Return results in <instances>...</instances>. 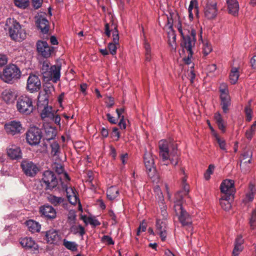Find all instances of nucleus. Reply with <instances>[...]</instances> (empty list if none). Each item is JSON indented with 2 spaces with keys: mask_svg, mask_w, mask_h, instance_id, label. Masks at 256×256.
Returning <instances> with one entry per match:
<instances>
[{
  "mask_svg": "<svg viewBox=\"0 0 256 256\" xmlns=\"http://www.w3.org/2000/svg\"><path fill=\"white\" fill-rule=\"evenodd\" d=\"M146 223L142 222L140 224L139 227L138 228L136 234L137 236H139L140 234L142 232H145L146 230Z\"/></svg>",
  "mask_w": 256,
  "mask_h": 256,
  "instance_id": "nucleus-53",
  "label": "nucleus"
},
{
  "mask_svg": "<svg viewBox=\"0 0 256 256\" xmlns=\"http://www.w3.org/2000/svg\"><path fill=\"white\" fill-rule=\"evenodd\" d=\"M182 192H178L175 194L174 201V210H180V208H183L182 204L183 202V196H184V194Z\"/></svg>",
  "mask_w": 256,
  "mask_h": 256,
  "instance_id": "nucleus-30",
  "label": "nucleus"
},
{
  "mask_svg": "<svg viewBox=\"0 0 256 256\" xmlns=\"http://www.w3.org/2000/svg\"><path fill=\"white\" fill-rule=\"evenodd\" d=\"M36 47L38 52L44 58L49 57L53 50L45 41L38 40L36 43Z\"/></svg>",
  "mask_w": 256,
  "mask_h": 256,
  "instance_id": "nucleus-20",
  "label": "nucleus"
},
{
  "mask_svg": "<svg viewBox=\"0 0 256 256\" xmlns=\"http://www.w3.org/2000/svg\"><path fill=\"white\" fill-rule=\"evenodd\" d=\"M246 120L248 122H250L252 119V110L249 106H246L244 108Z\"/></svg>",
  "mask_w": 256,
  "mask_h": 256,
  "instance_id": "nucleus-48",
  "label": "nucleus"
},
{
  "mask_svg": "<svg viewBox=\"0 0 256 256\" xmlns=\"http://www.w3.org/2000/svg\"><path fill=\"white\" fill-rule=\"evenodd\" d=\"M118 42L116 43L114 42H110L108 44V48L110 50V53L112 55H114L116 52V44H118Z\"/></svg>",
  "mask_w": 256,
  "mask_h": 256,
  "instance_id": "nucleus-49",
  "label": "nucleus"
},
{
  "mask_svg": "<svg viewBox=\"0 0 256 256\" xmlns=\"http://www.w3.org/2000/svg\"><path fill=\"white\" fill-rule=\"evenodd\" d=\"M41 88V82L36 74H30L27 80L26 88L30 92H38Z\"/></svg>",
  "mask_w": 256,
  "mask_h": 256,
  "instance_id": "nucleus-11",
  "label": "nucleus"
},
{
  "mask_svg": "<svg viewBox=\"0 0 256 256\" xmlns=\"http://www.w3.org/2000/svg\"><path fill=\"white\" fill-rule=\"evenodd\" d=\"M42 0H32V4L35 9H38L42 4Z\"/></svg>",
  "mask_w": 256,
  "mask_h": 256,
  "instance_id": "nucleus-54",
  "label": "nucleus"
},
{
  "mask_svg": "<svg viewBox=\"0 0 256 256\" xmlns=\"http://www.w3.org/2000/svg\"><path fill=\"white\" fill-rule=\"evenodd\" d=\"M160 156L163 160L169 159L172 164L176 166L178 162V144L174 140H162L159 142Z\"/></svg>",
  "mask_w": 256,
  "mask_h": 256,
  "instance_id": "nucleus-2",
  "label": "nucleus"
},
{
  "mask_svg": "<svg viewBox=\"0 0 256 256\" xmlns=\"http://www.w3.org/2000/svg\"><path fill=\"white\" fill-rule=\"evenodd\" d=\"M176 214L178 216V220L182 226H188V229L192 230V220L188 213L183 208L180 210H174Z\"/></svg>",
  "mask_w": 256,
  "mask_h": 256,
  "instance_id": "nucleus-10",
  "label": "nucleus"
},
{
  "mask_svg": "<svg viewBox=\"0 0 256 256\" xmlns=\"http://www.w3.org/2000/svg\"><path fill=\"white\" fill-rule=\"evenodd\" d=\"M111 32L112 33L113 42L116 43L119 40L118 32L113 21H112L111 24L106 23L105 24V34L108 37H110Z\"/></svg>",
  "mask_w": 256,
  "mask_h": 256,
  "instance_id": "nucleus-21",
  "label": "nucleus"
},
{
  "mask_svg": "<svg viewBox=\"0 0 256 256\" xmlns=\"http://www.w3.org/2000/svg\"><path fill=\"white\" fill-rule=\"evenodd\" d=\"M26 224L28 230L32 233L39 232L40 230V224L34 220H27Z\"/></svg>",
  "mask_w": 256,
  "mask_h": 256,
  "instance_id": "nucleus-29",
  "label": "nucleus"
},
{
  "mask_svg": "<svg viewBox=\"0 0 256 256\" xmlns=\"http://www.w3.org/2000/svg\"><path fill=\"white\" fill-rule=\"evenodd\" d=\"M42 108L43 109L40 113V116L42 120H49L50 118L53 116L54 112H52V106H48V105L46 106H42Z\"/></svg>",
  "mask_w": 256,
  "mask_h": 256,
  "instance_id": "nucleus-32",
  "label": "nucleus"
},
{
  "mask_svg": "<svg viewBox=\"0 0 256 256\" xmlns=\"http://www.w3.org/2000/svg\"><path fill=\"white\" fill-rule=\"evenodd\" d=\"M54 90V88L51 84H46L44 86L43 91L40 92L50 97L52 94V92Z\"/></svg>",
  "mask_w": 256,
  "mask_h": 256,
  "instance_id": "nucleus-43",
  "label": "nucleus"
},
{
  "mask_svg": "<svg viewBox=\"0 0 256 256\" xmlns=\"http://www.w3.org/2000/svg\"><path fill=\"white\" fill-rule=\"evenodd\" d=\"M178 29L182 38L180 42L182 52H185L186 51L188 52V56L184 58V60L188 64L191 63V58L194 54L193 48L196 46V32L194 28L189 26L182 29L180 22L178 24Z\"/></svg>",
  "mask_w": 256,
  "mask_h": 256,
  "instance_id": "nucleus-1",
  "label": "nucleus"
},
{
  "mask_svg": "<svg viewBox=\"0 0 256 256\" xmlns=\"http://www.w3.org/2000/svg\"><path fill=\"white\" fill-rule=\"evenodd\" d=\"M7 154L12 160H20L22 158L20 148L15 145H12L7 149Z\"/></svg>",
  "mask_w": 256,
  "mask_h": 256,
  "instance_id": "nucleus-23",
  "label": "nucleus"
},
{
  "mask_svg": "<svg viewBox=\"0 0 256 256\" xmlns=\"http://www.w3.org/2000/svg\"><path fill=\"white\" fill-rule=\"evenodd\" d=\"M144 48L145 50L146 60L150 62L151 59V48L150 45L146 42H144Z\"/></svg>",
  "mask_w": 256,
  "mask_h": 256,
  "instance_id": "nucleus-44",
  "label": "nucleus"
},
{
  "mask_svg": "<svg viewBox=\"0 0 256 256\" xmlns=\"http://www.w3.org/2000/svg\"><path fill=\"white\" fill-rule=\"evenodd\" d=\"M242 246L234 244V248L232 251L233 256H238L240 252L242 251Z\"/></svg>",
  "mask_w": 256,
  "mask_h": 256,
  "instance_id": "nucleus-51",
  "label": "nucleus"
},
{
  "mask_svg": "<svg viewBox=\"0 0 256 256\" xmlns=\"http://www.w3.org/2000/svg\"><path fill=\"white\" fill-rule=\"evenodd\" d=\"M4 30L8 32L10 38L16 41H22L26 38V31L22 28L20 24L14 18H8Z\"/></svg>",
  "mask_w": 256,
  "mask_h": 256,
  "instance_id": "nucleus-3",
  "label": "nucleus"
},
{
  "mask_svg": "<svg viewBox=\"0 0 256 256\" xmlns=\"http://www.w3.org/2000/svg\"><path fill=\"white\" fill-rule=\"evenodd\" d=\"M16 108L20 114L28 115L34 110L32 98L26 95H22L17 100Z\"/></svg>",
  "mask_w": 256,
  "mask_h": 256,
  "instance_id": "nucleus-6",
  "label": "nucleus"
},
{
  "mask_svg": "<svg viewBox=\"0 0 256 256\" xmlns=\"http://www.w3.org/2000/svg\"><path fill=\"white\" fill-rule=\"evenodd\" d=\"M21 167L24 173L29 176H34L38 171L37 166L32 162L23 160L21 163Z\"/></svg>",
  "mask_w": 256,
  "mask_h": 256,
  "instance_id": "nucleus-16",
  "label": "nucleus"
},
{
  "mask_svg": "<svg viewBox=\"0 0 256 256\" xmlns=\"http://www.w3.org/2000/svg\"><path fill=\"white\" fill-rule=\"evenodd\" d=\"M63 245L68 250L72 252L76 251L78 249V244L74 242L68 241L66 239L63 240Z\"/></svg>",
  "mask_w": 256,
  "mask_h": 256,
  "instance_id": "nucleus-37",
  "label": "nucleus"
},
{
  "mask_svg": "<svg viewBox=\"0 0 256 256\" xmlns=\"http://www.w3.org/2000/svg\"><path fill=\"white\" fill-rule=\"evenodd\" d=\"M22 126L18 121L12 120L4 125V129L8 134L14 136L20 132Z\"/></svg>",
  "mask_w": 256,
  "mask_h": 256,
  "instance_id": "nucleus-17",
  "label": "nucleus"
},
{
  "mask_svg": "<svg viewBox=\"0 0 256 256\" xmlns=\"http://www.w3.org/2000/svg\"><path fill=\"white\" fill-rule=\"evenodd\" d=\"M214 118L218 128L221 130L222 132H224L226 131V125L220 114L219 112L215 113Z\"/></svg>",
  "mask_w": 256,
  "mask_h": 256,
  "instance_id": "nucleus-33",
  "label": "nucleus"
},
{
  "mask_svg": "<svg viewBox=\"0 0 256 256\" xmlns=\"http://www.w3.org/2000/svg\"><path fill=\"white\" fill-rule=\"evenodd\" d=\"M242 161L244 160H247L248 159L250 158V160H252V153L251 152H244L242 155Z\"/></svg>",
  "mask_w": 256,
  "mask_h": 256,
  "instance_id": "nucleus-50",
  "label": "nucleus"
},
{
  "mask_svg": "<svg viewBox=\"0 0 256 256\" xmlns=\"http://www.w3.org/2000/svg\"><path fill=\"white\" fill-rule=\"evenodd\" d=\"M76 212L74 210H70L68 214L67 222L71 226V231L74 233L78 232L80 236H83L84 234V228L80 225L78 227L74 226L76 220Z\"/></svg>",
  "mask_w": 256,
  "mask_h": 256,
  "instance_id": "nucleus-12",
  "label": "nucleus"
},
{
  "mask_svg": "<svg viewBox=\"0 0 256 256\" xmlns=\"http://www.w3.org/2000/svg\"><path fill=\"white\" fill-rule=\"evenodd\" d=\"M228 12L234 16L238 14L239 5L236 0H226Z\"/></svg>",
  "mask_w": 256,
  "mask_h": 256,
  "instance_id": "nucleus-28",
  "label": "nucleus"
},
{
  "mask_svg": "<svg viewBox=\"0 0 256 256\" xmlns=\"http://www.w3.org/2000/svg\"><path fill=\"white\" fill-rule=\"evenodd\" d=\"M118 194V190L116 186H110L106 192V195L108 198L110 200H113L116 198Z\"/></svg>",
  "mask_w": 256,
  "mask_h": 256,
  "instance_id": "nucleus-35",
  "label": "nucleus"
},
{
  "mask_svg": "<svg viewBox=\"0 0 256 256\" xmlns=\"http://www.w3.org/2000/svg\"><path fill=\"white\" fill-rule=\"evenodd\" d=\"M144 162L146 168V171L148 176L152 178L156 172L154 166V159L150 152L146 151L144 155Z\"/></svg>",
  "mask_w": 256,
  "mask_h": 256,
  "instance_id": "nucleus-9",
  "label": "nucleus"
},
{
  "mask_svg": "<svg viewBox=\"0 0 256 256\" xmlns=\"http://www.w3.org/2000/svg\"><path fill=\"white\" fill-rule=\"evenodd\" d=\"M55 170L58 174H60L64 172V168L60 164H57L55 166Z\"/></svg>",
  "mask_w": 256,
  "mask_h": 256,
  "instance_id": "nucleus-64",
  "label": "nucleus"
},
{
  "mask_svg": "<svg viewBox=\"0 0 256 256\" xmlns=\"http://www.w3.org/2000/svg\"><path fill=\"white\" fill-rule=\"evenodd\" d=\"M20 68L15 64H10L0 74V78L6 84H12L20 78Z\"/></svg>",
  "mask_w": 256,
  "mask_h": 256,
  "instance_id": "nucleus-5",
  "label": "nucleus"
},
{
  "mask_svg": "<svg viewBox=\"0 0 256 256\" xmlns=\"http://www.w3.org/2000/svg\"><path fill=\"white\" fill-rule=\"evenodd\" d=\"M42 138L41 130L36 126L30 128L26 132V142L31 146L39 144Z\"/></svg>",
  "mask_w": 256,
  "mask_h": 256,
  "instance_id": "nucleus-7",
  "label": "nucleus"
},
{
  "mask_svg": "<svg viewBox=\"0 0 256 256\" xmlns=\"http://www.w3.org/2000/svg\"><path fill=\"white\" fill-rule=\"evenodd\" d=\"M244 240L241 236H237L235 240V245L242 246L243 244Z\"/></svg>",
  "mask_w": 256,
  "mask_h": 256,
  "instance_id": "nucleus-61",
  "label": "nucleus"
},
{
  "mask_svg": "<svg viewBox=\"0 0 256 256\" xmlns=\"http://www.w3.org/2000/svg\"><path fill=\"white\" fill-rule=\"evenodd\" d=\"M216 69V66L215 64H210L207 66L206 70L210 72H214Z\"/></svg>",
  "mask_w": 256,
  "mask_h": 256,
  "instance_id": "nucleus-63",
  "label": "nucleus"
},
{
  "mask_svg": "<svg viewBox=\"0 0 256 256\" xmlns=\"http://www.w3.org/2000/svg\"><path fill=\"white\" fill-rule=\"evenodd\" d=\"M218 10L216 8V2H208L204 10L205 16L208 19H213L217 15Z\"/></svg>",
  "mask_w": 256,
  "mask_h": 256,
  "instance_id": "nucleus-22",
  "label": "nucleus"
},
{
  "mask_svg": "<svg viewBox=\"0 0 256 256\" xmlns=\"http://www.w3.org/2000/svg\"><path fill=\"white\" fill-rule=\"evenodd\" d=\"M8 62V58L6 55L0 54V68L6 65Z\"/></svg>",
  "mask_w": 256,
  "mask_h": 256,
  "instance_id": "nucleus-52",
  "label": "nucleus"
},
{
  "mask_svg": "<svg viewBox=\"0 0 256 256\" xmlns=\"http://www.w3.org/2000/svg\"><path fill=\"white\" fill-rule=\"evenodd\" d=\"M15 5L21 8H26L28 6L29 0H14Z\"/></svg>",
  "mask_w": 256,
  "mask_h": 256,
  "instance_id": "nucleus-45",
  "label": "nucleus"
},
{
  "mask_svg": "<svg viewBox=\"0 0 256 256\" xmlns=\"http://www.w3.org/2000/svg\"><path fill=\"white\" fill-rule=\"evenodd\" d=\"M156 232L160 235L161 240L165 241L166 236L167 222L164 219H158L156 224Z\"/></svg>",
  "mask_w": 256,
  "mask_h": 256,
  "instance_id": "nucleus-19",
  "label": "nucleus"
},
{
  "mask_svg": "<svg viewBox=\"0 0 256 256\" xmlns=\"http://www.w3.org/2000/svg\"><path fill=\"white\" fill-rule=\"evenodd\" d=\"M48 200L54 206H58L64 202V198L51 194L48 197Z\"/></svg>",
  "mask_w": 256,
  "mask_h": 256,
  "instance_id": "nucleus-38",
  "label": "nucleus"
},
{
  "mask_svg": "<svg viewBox=\"0 0 256 256\" xmlns=\"http://www.w3.org/2000/svg\"><path fill=\"white\" fill-rule=\"evenodd\" d=\"M106 117L108 120L112 124H116L118 122V119L112 116L110 114L108 113L106 114Z\"/></svg>",
  "mask_w": 256,
  "mask_h": 256,
  "instance_id": "nucleus-58",
  "label": "nucleus"
},
{
  "mask_svg": "<svg viewBox=\"0 0 256 256\" xmlns=\"http://www.w3.org/2000/svg\"><path fill=\"white\" fill-rule=\"evenodd\" d=\"M212 51V47L211 44L208 42H206L204 43L203 45V53L204 56L208 55Z\"/></svg>",
  "mask_w": 256,
  "mask_h": 256,
  "instance_id": "nucleus-47",
  "label": "nucleus"
},
{
  "mask_svg": "<svg viewBox=\"0 0 256 256\" xmlns=\"http://www.w3.org/2000/svg\"><path fill=\"white\" fill-rule=\"evenodd\" d=\"M214 136L220 148L222 150H226V143L225 140L222 138H220L216 133H214Z\"/></svg>",
  "mask_w": 256,
  "mask_h": 256,
  "instance_id": "nucleus-41",
  "label": "nucleus"
},
{
  "mask_svg": "<svg viewBox=\"0 0 256 256\" xmlns=\"http://www.w3.org/2000/svg\"><path fill=\"white\" fill-rule=\"evenodd\" d=\"M239 77L238 68H232L230 74V81L231 84H234L237 82Z\"/></svg>",
  "mask_w": 256,
  "mask_h": 256,
  "instance_id": "nucleus-36",
  "label": "nucleus"
},
{
  "mask_svg": "<svg viewBox=\"0 0 256 256\" xmlns=\"http://www.w3.org/2000/svg\"><path fill=\"white\" fill-rule=\"evenodd\" d=\"M49 96L40 92L38 96V109L42 108V106H46L48 104Z\"/></svg>",
  "mask_w": 256,
  "mask_h": 256,
  "instance_id": "nucleus-34",
  "label": "nucleus"
},
{
  "mask_svg": "<svg viewBox=\"0 0 256 256\" xmlns=\"http://www.w3.org/2000/svg\"><path fill=\"white\" fill-rule=\"evenodd\" d=\"M254 133V130H252V127H250V129H249L246 131V136L248 140H251L252 138L253 137Z\"/></svg>",
  "mask_w": 256,
  "mask_h": 256,
  "instance_id": "nucleus-55",
  "label": "nucleus"
},
{
  "mask_svg": "<svg viewBox=\"0 0 256 256\" xmlns=\"http://www.w3.org/2000/svg\"><path fill=\"white\" fill-rule=\"evenodd\" d=\"M248 190V192H250L255 195L256 193V188L255 186L252 182H250L249 184Z\"/></svg>",
  "mask_w": 256,
  "mask_h": 256,
  "instance_id": "nucleus-62",
  "label": "nucleus"
},
{
  "mask_svg": "<svg viewBox=\"0 0 256 256\" xmlns=\"http://www.w3.org/2000/svg\"><path fill=\"white\" fill-rule=\"evenodd\" d=\"M19 242L22 246L26 250L35 253L38 250V244L30 237L22 238H20Z\"/></svg>",
  "mask_w": 256,
  "mask_h": 256,
  "instance_id": "nucleus-13",
  "label": "nucleus"
},
{
  "mask_svg": "<svg viewBox=\"0 0 256 256\" xmlns=\"http://www.w3.org/2000/svg\"><path fill=\"white\" fill-rule=\"evenodd\" d=\"M46 240L47 243L58 245L62 242V236L54 229H50L46 232Z\"/></svg>",
  "mask_w": 256,
  "mask_h": 256,
  "instance_id": "nucleus-15",
  "label": "nucleus"
},
{
  "mask_svg": "<svg viewBox=\"0 0 256 256\" xmlns=\"http://www.w3.org/2000/svg\"><path fill=\"white\" fill-rule=\"evenodd\" d=\"M51 154L54 156H58L60 152V147L56 142H54L50 144Z\"/></svg>",
  "mask_w": 256,
  "mask_h": 256,
  "instance_id": "nucleus-40",
  "label": "nucleus"
},
{
  "mask_svg": "<svg viewBox=\"0 0 256 256\" xmlns=\"http://www.w3.org/2000/svg\"><path fill=\"white\" fill-rule=\"evenodd\" d=\"M36 24L42 34H46L48 32L49 30V22L46 18L42 16H39L36 20Z\"/></svg>",
  "mask_w": 256,
  "mask_h": 256,
  "instance_id": "nucleus-25",
  "label": "nucleus"
},
{
  "mask_svg": "<svg viewBox=\"0 0 256 256\" xmlns=\"http://www.w3.org/2000/svg\"><path fill=\"white\" fill-rule=\"evenodd\" d=\"M249 223L252 228L254 229L256 227V208L252 212Z\"/></svg>",
  "mask_w": 256,
  "mask_h": 256,
  "instance_id": "nucleus-46",
  "label": "nucleus"
},
{
  "mask_svg": "<svg viewBox=\"0 0 256 256\" xmlns=\"http://www.w3.org/2000/svg\"><path fill=\"white\" fill-rule=\"evenodd\" d=\"M40 212L48 219H53L56 216V211L51 206L44 205L40 208Z\"/></svg>",
  "mask_w": 256,
  "mask_h": 256,
  "instance_id": "nucleus-24",
  "label": "nucleus"
},
{
  "mask_svg": "<svg viewBox=\"0 0 256 256\" xmlns=\"http://www.w3.org/2000/svg\"><path fill=\"white\" fill-rule=\"evenodd\" d=\"M44 139L48 141L53 140L56 135V129L48 124H44Z\"/></svg>",
  "mask_w": 256,
  "mask_h": 256,
  "instance_id": "nucleus-26",
  "label": "nucleus"
},
{
  "mask_svg": "<svg viewBox=\"0 0 256 256\" xmlns=\"http://www.w3.org/2000/svg\"><path fill=\"white\" fill-rule=\"evenodd\" d=\"M42 181L46 190H52L58 184V180L54 172L51 170H46L44 172Z\"/></svg>",
  "mask_w": 256,
  "mask_h": 256,
  "instance_id": "nucleus-8",
  "label": "nucleus"
},
{
  "mask_svg": "<svg viewBox=\"0 0 256 256\" xmlns=\"http://www.w3.org/2000/svg\"><path fill=\"white\" fill-rule=\"evenodd\" d=\"M108 215L110 217V218L111 220H112V224H115L117 222L116 220V216L114 214V212L112 210H110L108 212Z\"/></svg>",
  "mask_w": 256,
  "mask_h": 256,
  "instance_id": "nucleus-59",
  "label": "nucleus"
},
{
  "mask_svg": "<svg viewBox=\"0 0 256 256\" xmlns=\"http://www.w3.org/2000/svg\"><path fill=\"white\" fill-rule=\"evenodd\" d=\"M220 106L223 112L226 114L228 112L229 107L231 104V100L230 96H226L224 97H220Z\"/></svg>",
  "mask_w": 256,
  "mask_h": 256,
  "instance_id": "nucleus-31",
  "label": "nucleus"
},
{
  "mask_svg": "<svg viewBox=\"0 0 256 256\" xmlns=\"http://www.w3.org/2000/svg\"><path fill=\"white\" fill-rule=\"evenodd\" d=\"M1 96L6 103L12 104L14 103L18 97V92L14 89L6 88L3 90Z\"/></svg>",
  "mask_w": 256,
  "mask_h": 256,
  "instance_id": "nucleus-18",
  "label": "nucleus"
},
{
  "mask_svg": "<svg viewBox=\"0 0 256 256\" xmlns=\"http://www.w3.org/2000/svg\"><path fill=\"white\" fill-rule=\"evenodd\" d=\"M49 120L54 121L58 125H60V118L58 114L55 115L54 112L53 114V116L50 118Z\"/></svg>",
  "mask_w": 256,
  "mask_h": 256,
  "instance_id": "nucleus-56",
  "label": "nucleus"
},
{
  "mask_svg": "<svg viewBox=\"0 0 256 256\" xmlns=\"http://www.w3.org/2000/svg\"><path fill=\"white\" fill-rule=\"evenodd\" d=\"M102 239L104 242H106L109 245L114 244L112 238L108 236H104Z\"/></svg>",
  "mask_w": 256,
  "mask_h": 256,
  "instance_id": "nucleus-57",
  "label": "nucleus"
},
{
  "mask_svg": "<svg viewBox=\"0 0 256 256\" xmlns=\"http://www.w3.org/2000/svg\"><path fill=\"white\" fill-rule=\"evenodd\" d=\"M61 66L58 65L51 66L50 62L44 60L42 63L40 72L45 81L52 80L56 82L60 78Z\"/></svg>",
  "mask_w": 256,
  "mask_h": 256,
  "instance_id": "nucleus-4",
  "label": "nucleus"
},
{
  "mask_svg": "<svg viewBox=\"0 0 256 256\" xmlns=\"http://www.w3.org/2000/svg\"><path fill=\"white\" fill-rule=\"evenodd\" d=\"M234 184V181L232 180L227 179L224 180L220 186V190L223 195L228 196V197L234 196L235 193Z\"/></svg>",
  "mask_w": 256,
  "mask_h": 256,
  "instance_id": "nucleus-14",
  "label": "nucleus"
},
{
  "mask_svg": "<svg viewBox=\"0 0 256 256\" xmlns=\"http://www.w3.org/2000/svg\"><path fill=\"white\" fill-rule=\"evenodd\" d=\"M124 111V108H117L116 112L118 115V118L120 119V122H118V126L122 129H125L126 128V124L124 120V116L121 115L123 114Z\"/></svg>",
  "mask_w": 256,
  "mask_h": 256,
  "instance_id": "nucleus-39",
  "label": "nucleus"
},
{
  "mask_svg": "<svg viewBox=\"0 0 256 256\" xmlns=\"http://www.w3.org/2000/svg\"><path fill=\"white\" fill-rule=\"evenodd\" d=\"M234 196H228L223 195L220 199V203L222 208L226 211L229 210L231 207V202L233 200Z\"/></svg>",
  "mask_w": 256,
  "mask_h": 256,
  "instance_id": "nucleus-27",
  "label": "nucleus"
},
{
  "mask_svg": "<svg viewBox=\"0 0 256 256\" xmlns=\"http://www.w3.org/2000/svg\"><path fill=\"white\" fill-rule=\"evenodd\" d=\"M251 163V160H250V158L248 159L247 160L242 161L241 160V163L240 164V167L241 170L244 173H246L250 170V164Z\"/></svg>",
  "mask_w": 256,
  "mask_h": 256,
  "instance_id": "nucleus-42",
  "label": "nucleus"
},
{
  "mask_svg": "<svg viewBox=\"0 0 256 256\" xmlns=\"http://www.w3.org/2000/svg\"><path fill=\"white\" fill-rule=\"evenodd\" d=\"M106 106L108 108H111L114 104V100L112 97H108L106 101Z\"/></svg>",
  "mask_w": 256,
  "mask_h": 256,
  "instance_id": "nucleus-60",
  "label": "nucleus"
}]
</instances>
